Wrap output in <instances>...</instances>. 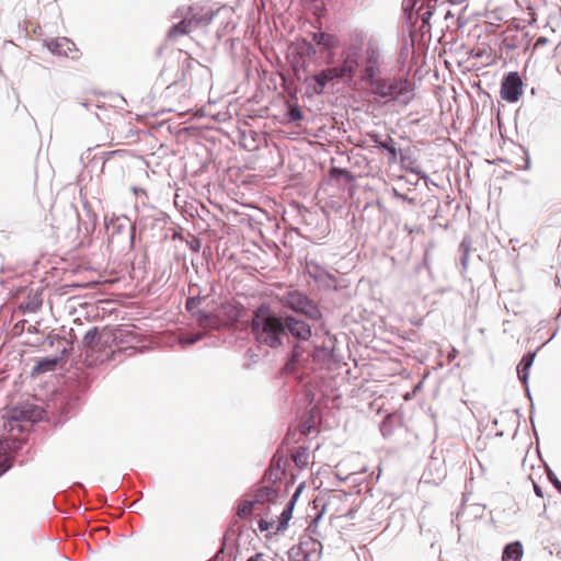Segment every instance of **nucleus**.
I'll return each instance as SVG.
<instances>
[{
    "label": "nucleus",
    "mask_w": 561,
    "mask_h": 561,
    "mask_svg": "<svg viewBox=\"0 0 561 561\" xmlns=\"http://www.w3.org/2000/svg\"><path fill=\"white\" fill-rule=\"evenodd\" d=\"M251 330L255 339L270 347H277L282 344V336L285 335V325L280 318L271 312L267 306H261L254 312Z\"/></svg>",
    "instance_id": "f257e3e1"
},
{
    "label": "nucleus",
    "mask_w": 561,
    "mask_h": 561,
    "mask_svg": "<svg viewBox=\"0 0 561 561\" xmlns=\"http://www.w3.org/2000/svg\"><path fill=\"white\" fill-rule=\"evenodd\" d=\"M242 308L233 302L226 301L217 309L216 314L199 313L198 323L204 328L216 329L221 324H233L241 317Z\"/></svg>",
    "instance_id": "f03ea898"
},
{
    "label": "nucleus",
    "mask_w": 561,
    "mask_h": 561,
    "mask_svg": "<svg viewBox=\"0 0 561 561\" xmlns=\"http://www.w3.org/2000/svg\"><path fill=\"white\" fill-rule=\"evenodd\" d=\"M412 90V85L407 78H393V79H382L378 78L377 81L374 82V87L371 88V92L387 101L396 100L399 96H403Z\"/></svg>",
    "instance_id": "7ed1b4c3"
},
{
    "label": "nucleus",
    "mask_w": 561,
    "mask_h": 561,
    "mask_svg": "<svg viewBox=\"0 0 561 561\" xmlns=\"http://www.w3.org/2000/svg\"><path fill=\"white\" fill-rule=\"evenodd\" d=\"M322 545L312 537L302 538L298 545L293 546L288 551L289 561H311L317 558Z\"/></svg>",
    "instance_id": "20e7f679"
},
{
    "label": "nucleus",
    "mask_w": 561,
    "mask_h": 561,
    "mask_svg": "<svg viewBox=\"0 0 561 561\" xmlns=\"http://www.w3.org/2000/svg\"><path fill=\"white\" fill-rule=\"evenodd\" d=\"M44 410L34 404L25 402L18 407H14L9 414L10 421L12 422H26L35 423L43 419Z\"/></svg>",
    "instance_id": "39448f33"
},
{
    "label": "nucleus",
    "mask_w": 561,
    "mask_h": 561,
    "mask_svg": "<svg viewBox=\"0 0 561 561\" xmlns=\"http://www.w3.org/2000/svg\"><path fill=\"white\" fill-rule=\"evenodd\" d=\"M523 94V81L518 72H510L501 85V96L503 100L515 103Z\"/></svg>",
    "instance_id": "423d86ee"
},
{
    "label": "nucleus",
    "mask_w": 561,
    "mask_h": 561,
    "mask_svg": "<svg viewBox=\"0 0 561 561\" xmlns=\"http://www.w3.org/2000/svg\"><path fill=\"white\" fill-rule=\"evenodd\" d=\"M46 47L55 55L69 57L71 59H78L81 55L76 44L67 37L47 41Z\"/></svg>",
    "instance_id": "0eeeda50"
},
{
    "label": "nucleus",
    "mask_w": 561,
    "mask_h": 561,
    "mask_svg": "<svg viewBox=\"0 0 561 561\" xmlns=\"http://www.w3.org/2000/svg\"><path fill=\"white\" fill-rule=\"evenodd\" d=\"M299 495V491L293 495L290 501L287 503L286 507L280 513L279 517L276 520H268V533L276 535L283 530H285L288 526V523L291 518L293 508L296 502V499Z\"/></svg>",
    "instance_id": "6e6552de"
},
{
    "label": "nucleus",
    "mask_w": 561,
    "mask_h": 561,
    "mask_svg": "<svg viewBox=\"0 0 561 561\" xmlns=\"http://www.w3.org/2000/svg\"><path fill=\"white\" fill-rule=\"evenodd\" d=\"M285 332L288 331L293 336L307 341L311 336V328L305 321L294 317H286L284 321Z\"/></svg>",
    "instance_id": "1a4fd4ad"
},
{
    "label": "nucleus",
    "mask_w": 561,
    "mask_h": 561,
    "mask_svg": "<svg viewBox=\"0 0 561 561\" xmlns=\"http://www.w3.org/2000/svg\"><path fill=\"white\" fill-rule=\"evenodd\" d=\"M284 304L290 309L301 313H308L311 307L309 299L297 290L288 291L284 297Z\"/></svg>",
    "instance_id": "9d476101"
},
{
    "label": "nucleus",
    "mask_w": 561,
    "mask_h": 561,
    "mask_svg": "<svg viewBox=\"0 0 561 561\" xmlns=\"http://www.w3.org/2000/svg\"><path fill=\"white\" fill-rule=\"evenodd\" d=\"M314 80L313 92L321 94L324 91L327 83L334 79H342L337 67L327 68L312 77Z\"/></svg>",
    "instance_id": "9b49d317"
},
{
    "label": "nucleus",
    "mask_w": 561,
    "mask_h": 561,
    "mask_svg": "<svg viewBox=\"0 0 561 561\" xmlns=\"http://www.w3.org/2000/svg\"><path fill=\"white\" fill-rule=\"evenodd\" d=\"M113 340V335L108 331H98V329L90 330L84 335V344L92 351L100 350L104 344Z\"/></svg>",
    "instance_id": "f8f14e48"
},
{
    "label": "nucleus",
    "mask_w": 561,
    "mask_h": 561,
    "mask_svg": "<svg viewBox=\"0 0 561 561\" xmlns=\"http://www.w3.org/2000/svg\"><path fill=\"white\" fill-rule=\"evenodd\" d=\"M358 67V56L356 51H350L343 60V65L337 67L340 75L343 78L352 79Z\"/></svg>",
    "instance_id": "ddd939ff"
},
{
    "label": "nucleus",
    "mask_w": 561,
    "mask_h": 561,
    "mask_svg": "<svg viewBox=\"0 0 561 561\" xmlns=\"http://www.w3.org/2000/svg\"><path fill=\"white\" fill-rule=\"evenodd\" d=\"M378 57L376 56L375 51L371 50V53H367V66L365 67L363 71L362 79L365 81H368L370 87H374V82L378 79L376 78V75L378 72Z\"/></svg>",
    "instance_id": "4468645a"
},
{
    "label": "nucleus",
    "mask_w": 561,
    "mask_h": 561,
    "mask_svg": "<svg viewBox=\"0 0 561 561\" xmlns=\"http://www.w3.org/2000/svg\"><path fill=\"white\" fill-rule=\"evenodd\" d=\"M347 496L345 494H332L329 496L327 503L323 506L322 513H330L331 517H341L343 513L340 512L339 505L345 504Z\"/></svg>",
    "instance_id": "2eb2a0df"
},
{
    "label": "nucleus",
    "mask_w": 561,
    "mask_h": 561,
    "mask_svg": "<svg viewBox=\"0 0 561 561\" xmlns=\"http://www.w3.org/2000/svg\"><path fill=\"white\" fill-rule=\"evenodd\" d=\"M277 497V491L272 486H262L260 488L252 500L255 502L256 506L261 508L267 502H273Z\"/></svg>",
    "instance_id": "dca6fc26"
},
{
    "label": "nucleus",
    "mask_w": 561,
    "mask_h": 561,
    "mask_svg": "<svg viewBox=\"0 0 561 561\" xmlns=\"http://www.w3.org/2000/svg\"><path fill=\"white\" fill-rule=\"evenodd\" d=\"M524 554L523 546L519 541L512 542L504 548L502 561H520Z\"/></svg>",
    "instance_id": "f3484780"
},
{
    "label": "nucleus",
    "mask_w": 561,
    "mask_h": 561,
    "mask_svg": "<svg viewBox=\"0 0 561 561\" xmlns=\"http://www.w3.org/2000/svg\"><path fill=\"white\" fill-rule=\"evenodd\" d=\"M194 27L193 20L188 16L183 19L178 24L173 25L169 31V37L170 38H178L179 36H183L188 34L192 28Z\"/></svg>",
    "instance_id": "a211bd4d"
},
{
    "label": "nucleus",
    "mask_w": 561,
    "mask_h": 561,
    "mask_svg": "<svg viewBox=\"0 0 561 561\" xmlns=\"http://www.w3.org/2000/svg\"><path fill=\"white\" fill-rule=\"evenodd\" d=\"M259 510L260 507L256 506L252 499H244L238 503L236 515L238 518L245 519L249 518L253 512Z\"/></svg>",
    "instance_id": "6ab92c4d"
},
{
    "label": "nucleus",
    "mask_w": 561,
    "mask_h": 561,
    "mask_svg": "<svg viewBox=\"0 0 561 561\" xmlns=\"http://www.w3.org/2000/svg\"><path fill=\"white\" fill-rule=\"evenodd\" d=\"M312 41L317 45L323 46L324 48L328 49L336 47L339 43L337 38L334 35L325 32L312 33Z\"/></svg>",
    "instance_id": "aec40b11"
},
{
    "label": "nucleus",
    "mask_w": 561,
    "mask_h": 561,
    "mask_svg": "<svg viewBox=\"0 0 561 561\" xmlns=\"http://www.w3.org/2000/svg\"><path fill=\"white\" fill-rule=\"evenodd\" d=\"M535 353L526 354L517 366L518 378L526 383L528 379V370L534 363Z\"/></svg>",
    "instance_id": "412c9836"
},
{
    "label": "nucleus",
    "mask_w": 561,
    "mask_h": 561,
    "mask_svg": "<svg viewBox=\"0 0 561 561\" xmlns=\"http://www.w3.org/2000/svg\"><path fill=\"white\" fill-rule=\"evenodd\" d=\"M190 18L193 20L194 27H196L201 25H208L214 18V13L210 10L204 13L195 12V8L191 7Z\"/></svg>",
    "instance_id": "4be33fe9"
},
{
    "label": "nucleus",
    "mask_w": 561,
    "mask_h": 561,
    "mask_svg": "<svg viewBox=\"0 0 561 561\" xmlns=\"http://www.w3.org/2000/svg\"><path fill=\"white\" fill-rule=\"evenodd\" d=\"M293 461L299 469H304L309 463V451L306 447H298L291 454Z\"/></svg>",
    "instance_id": "5701e85b"
},
{
    "label": "nucleus",
    "mask_w": 561,
    "mask_h": 561,
    "mask_svg": "<svg viewBox=\"0 0 561 561\" xmlns=\"http://www.w3.org/2000/svg\"><path fill=\"white\" fill-rule=\"evenodd\" d=\"M58 363V358H46L39 360L36 366L34 367V370L37 373H45L48 370H51Z\"/></svg>",
    "instance_id": "b1692460"
},
{
    "label": "nucleus",
    "mask_w": 561,
    "mask_h": 561,
    "mask_svg": "<svg viewBox=\"0 0 561 561\" xmlns=\"http://www.w3.org/2000/svg\"><path fill=\"white\" fill-rule=\"evenodd\" d=\"M199 304H201V298H198V297H191L186 300V309L196 317L197 321H198L199 313H203L202 311L197 310L199 307Z\"/></svg>",
    "instance_id": "393cba45"
},
{
    "label": "nucleus",
    "mask_w": 561,
    "mask_h": 561,
    "mask_svg": "<svg viewBox=\"0 0 561 561\" xmlns=\"http://www.w3.org/2000/svg\"><path fill=\"white\" fill-rule=\"evenodd\" d=\"M379 147L386 149L390 156H391V161H396L397 160V149L396 147L393 146V139L392 138H389L387 141H381L379 142Z\"/></svg>",
    "instance_id": "a878e982"
},
{
    "label": "nucleus",
    "mask_w": 561,
    "mask_h": 561,
    "mask_svg": "<svg viewBox=\"0 0 561 561\" xmlns=\"http://www.w3.org/2000/svg\"><path fill=\"white\" fill-rule=\"evenodd\" d=\"M288 115L291 121H300L302 118V113L298 106L290 107Z\"/></svg>",
    "instance_id": "bb28decb"
},
{
    "label": "nucleus",
    "mask_w": 561,
    "mask_h": 561,
    "mask_svg": "<svg viewBox=\"0 0 561 561\" xmlns=\"http://www.w3.org/2000/svg\"><path fill=\"white\" fill-rule=\"evenodd\" d=\"M301 54H305L307 56H312L316 54V48L310 43H307L306 41H304L302 45H301Z\"/></svg>",
    "instance_id": "cd10ccee"
},
{
    "label": "nucleus",
    "mask_w": 561,
    "mask_h": 561,
    "mask_svg": "<svg viewBox=\"0 0 561 561\" xmlns=\"http://www.w3.org/2000/svg\"><path fill=\"white\" fill-rule=\"evenodd\" d=\"M547 44H549V39H548L547 37L540 36V37L536 41V43H535V45H534V50H536V49H538V48H540V47H542V46H545V45H547Z\"/></svg>",
    "instance_id": "c85d7f7f"
},
{
    "label": "nucleus",
    "mask_w": 561,
    "mask_h": 561,
    "mask_svg": "<svg viewBox=\"0 0 561 561\" xmlns=\"http://www.w3.org/2000/svg\"><path fill=\"white\" fill-rule=\"evenodd\" d=\"M259 528L261 531H267L268 530V520L261 518L259 520Z\"/></svg>",
    "instance_id": "c756f323"
},
{
    "label": "nucleus",
    "mask_w": 561,
    "mask_h": 561,
    "mask_svg": "<svg viewBox=\"0 0 561 561\" xmlns=\"http://www.w3.org/2000/svg\"><path fill=\"white\" fill-rule=\"evenodd\" d=\"M536 22H537L536 13L533 10H530L528 12V23L529 24H535Z\"/></svg>",
    "instance_id": "7c9ffc66"
},
{
    "label": "nucleus",
    "mask_w": 561,
    "mask_h": 561,
    "mask_svg": "<svg viewBox=\"0 0 561 561\" xmlns=\"http://www.w3.org/2000/svg\"><path fill=\"white\" fill-rule=\"evenodd\" d=\"M259 561H276L274 558L266 556L265 553L259 552Z\"/></svg>",
    "instance_id": "2f4dec72"
},
{
    "label": "nucleus",
    "mask_w": 561,
    "mask_h": 561,
    "mask_svg": "<svg viewBox=\"0 0 561 561\" xmlns=\"http://www.w3.org/2000/svg\"><path fill=\"white\" fill-rule=\"evenodd\" d=\"M534 490H535V492H536V494H537L538 496H540V497H542V496H543L542 491H541V488H540L539 485L535 484V485H534Z\"/></svg>",
    "instance_id": "473e14b6"
},
{
    "label": "nucleus",
    "mask_w": 561,
    "mask_h": 561,
    "mask_svg": "<svg viewBox=\"0 0 561 561\" xmlns=\"http://www.w3.org/2000/svg\"><path fill=\"white\" fill-rule=\"evenodd\" d=\"M314 528H316V525H310V526L308 527V529H307V530H308L310 534H316V529H314Z\"/></svg>",
    "instance_id": "72a5a7b5"
},
{
    "label": "nucleus",
    "mask_w": 561,
    "mask_h": 561,
    "mask_svg": "<svg viewBox=\"0 0 561 561\" xmlns=\"http://www.w3.org/2000/svg\"><path fill=\"white\" fill-rule=\"evenodd\" d=\"M247 561H259V553L250 557Z\"/></svg>",
    "instance_id": "f704fd0d"
},
{
    "label": "nucleus",
    "mask_w": 561,
    "mask_h": 561,
    "mask_svg": "<svg viewBox=\"0 0 561 561\" xmlns=\"http://www.w3.org/2000/svg\"><path fill=\"white\" fill-rule=\"evenodd\" d=\"M450 1L455 4H460V3L465 2L466 0H450Z\"/></svg>",
    "instance_id": "c9c22d12"
},
{
    "label": "nucleus",
    "mask_w": 561,
    "mask_h": 561,
    "mask_svg": "<svg viewBox=\"0 0 561 561\" xmlns=\"http://www.w3.org/2000/svg\"><path fill=\"white\" fill-rule=\"evenodd\" d=\"M554 485L557 486V489H558V490H560V491H561V483H560L559 481H556V482H554Z\"/></svg>",
    "instance_id": "e433bc0d"
}]
</instances>
